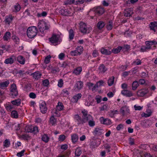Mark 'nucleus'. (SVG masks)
Returning <instances> with one entry per match:
<instances>
[{
	"mask_svg": "<svg viewBox=\"0 0 157 157\" xmlns=\"http://www.w3.org/2000/svg\"><path fill=\"white\" fill-rule=\"evenodd\" d=\"M25 151V150H22L20 152L18 153L17 154V155L19 157H21L24 155Z\"/></svg>",
	"mask_w": 157,
	"mask_h": 157,
	"instance_id": "nucleus-57",
	"label": "nucleus"
},
{
	"mask_svg": "<svg viewBox=\"0 0 157 157\" xmlns=\"http://www.w3.org/2000/svg\"><path fill=\"white\" fill-rule=\"evenodd\" d=\"M100 123L106 125H109L112 124L111 121L108 118H105L103 117H101L99 119Z\"/></svg>",
	"mask_w": 157,
	"mask_h": 157,
	"instance_id": "nucleus-11",
	"label": "nucleus"
},
{
	"mask_svg": "<svg viewBox=\"0 0 157 157\" xmlns=\"http://www.w3.org/2000/svg\"><path fill=\"white\" fill-rule=\"evenodd\" d=\"M127 110V108L126 107H123L121 109L120 112L123 114H124L125 112Z\"/></svg>",
	"mask_w": 157,
	"mask_h": 157,
	"instance_id": "nucleus-54",
	"label": "nucleus"
},
{
	"mask_svg": "<svg viewBox=\"0 0 157 157\" xmlns=\"http://www.w3.org/2000/svg\"><path fill=\"white\" fill-rule=\"evenodd\" d=\"M33 77L36 79H38L40 78L41 73L39 71L36 72L32 74Z\"/></svg>",
	"mask_w": 157,
	"mask_h": 157,
	"instance_id": "nucleus-27",
	"label": "nucleus"
},
{
	"mask_svg": "<svg viewBox=\"0 0 157 157\" xmlns=\"http://www.w3.org/2000/svg\"><path fill=\"white\" fill-rule=\"evenodd\" d=\"M82 96V95L81 94H78L75 95L71 99L72 102L74 103L77 102L78 100L81 98Z\"/></svg>",
	"mask_w": 157,
	"mask_h": 157,
	"instance_id": "nucleus-17",
	"label": "nucleus"
},
{
	"mask_svg": "<svg viewBox=\"0 0 157 157\" xmlns=\"http://www.w3.org/2000/svg\"><path fill=\"white\" fill-rule=\"evenodd\" d=\"M69 94L68 90L67 89H65L63 90L61 92V94L63 96H66Z\"/></svg>",
	"mask_w": 157,
	"mask_h": 157,
	"instance_id": "nucleus-46",
	"label": "nucleus"
},
{
	"mask_svg": "<svg viewBox=\"0 0 157 157\" xmlns=\"http://www.w3.org/2000/svg\"><path fill=\"white\" fill-rule=\"evenodd\" d=\"M100 52L102 54L106 55H110L111 53L110 50H108L104 48L101 49Z\"/></svg>",
	"mask_w": 157,
	"mask_h": 157,
	"instance_id": "nucleus-25",
	"label": "nucleus"
},
{
	"mask_svg": "<svg viewBox=\"0 0 157 157\" xmlns=\"http://www.w3.org/2000/svg\"><path fill=\"white\" fill-rule=\"evenodd\" d=\"M12 39L17 44H18L19 42V38L16 36H12Z\"/></svg>",
	"mask_w": 157,
	"mask_h": 157,
	"instance_id": "nucleus-51",
	"label": "nucleus"
},
{
	"mask_svg": "<svg viewBox=\"0 0 157 157\" xmlns=\"http://www.w3.org/2000/svg\"><path fill=\"white\" fill-rule=\"evenodd\" d=\"M21 7L19 4L17 3L15 5L13 8V10L15 12H17L20 11Z\"/></svg>",
	"mask_w": 157,
	"mask_h": 157,
	"instance_id": "nucleus-29",
	"label": "nucleus"
},
{
	"mask_svg": "<svg viewBox=\"0 0 157 157\" xmlns=\"http://www.w3.org/2000/svg\"><path fill=\"white\" fill-rule=\"evenodd\" d=\"M15 56L12 55L10 57H9L5 59L4 61V63L6 64H11L13 63L14 61Z\"/></svg>",
	"mask_w": 157,
	"mask_h": 157,
	"instance_id": "nucleus-13",
	"label": "nucleus"
},
{
	"mask_svg": "<svg viewBox=\"0 0 157 157\" xmlns=\"http://www.w3.org/2000/svg\"><path fill=\"white\" fill-rule=\"evenodd\" d=\"M32 126L30 125H26L25 127V131L28 132H31L32 131Z\"/></svg>",
	"mask_w": 157,
	"mask_h": 157,
	"instance_id": "nucleus-38",
	"label": "nucleus"
},
{
	"mask_svg": "<svg viewBox=\"0 0 157 157\" xmlns=\"http://www.w3.org/2000/svg\"><path fill=\"white\" fill-rule=\"evenodd\" d=\"M139 85L138 82L134 81L132 84V89L133 90H136Z\"/></svg>",
	"mask_w": 157,
	"mask_h": 157,
	"instance_id": "nucleus-41",
	"label": "nucleus"
},
{
	"mask_svg": "<svg viewBox=\"0 0 157 157\" xmlns=\"http://www.w3.org/2000/svg\"><path fill=\"white\" fill-rule=\"evenodd\" d=\"M104 12V10L103 8L100 6L98 7L96 10V13L98 15L102 14Z\"/></svg>",
	"mask_w": 157,
	"mask_h": 157,
	"instance_id": "nucleus-20",
	"label": "nucleus"
},
{
	"mask_svg": "<svg viewBox=\"0 0 157 157\" xmlns=\"http://www.w3.org/2000/svg\"><path fill=\"white\" fill-rule=\"evenodd\" d=\"M56 122V120L54 117L52 116L50 119V123L52 125H55Z\"/></svg>",
	"mask_w": 157,
	"mask_h": 157,
	"instance_id": "nucleus-37",
	"label": "nucleus"
},
{
	"mask_svg": "<svg viewBox=\"0 0 157 157\" xmlns=\"http://www.w3.org/2000/svg\"><path fill=\"white\" fill-rule=\"evenodd\" d=\"M105 24L104 22L102 21H99L97 25L98 28L99 29H102L105 26Z\"/></svg>",
	"mask_w": 157,
	"mask_h": 157,
	"instance_id": "nucleus-36",
	"label": "nucleus"
},
{
	"mask_svg": "<svg viewBox=\"0 0 157 157\" xmlns=\"http://www.w3.org/2000/svg\"><path fill=\"white\" fill-rule=\"evenodd\" d=\"M99 69L100 72H104L107 70L106 68L103 64H102L100 66Z\"/></svg>",
	"mask_w": 157,
	"mask_h": 157,
	"instance_id": "nucleus-39",
	"label": "nucleus"
},
{
	"mask_svg": "<svg viewBox=\"0 0 157 157\" xmlns=\"http://www.w3.org/2000/svg\"><path fill=\"white\" fill-rule=\"evenodd\" d=\"M149 92L148 89H143L139 91L138 93L141 96H143L146 94L148 93Z\"/></svg>",
	"mask_w": 157,
	"mask_h": 157,
	"instance_id": "nucleus-24",
	"label": "nucleus"
},
{
	"mask_svg": "<svg viewBox=\"0 0 157 157\" xmlns=\"http://www.w3.org/2000/svg\"><path fill=\"white\" fill-rule=\"evenodd\" d=\"M43 84L44 86H47L49 84V81L48 79H46L43 81Z\"/></svg>",
	"mask_w": 157,
	"mask_h": 157,
	"instance_id": "nucleus-55",
	"label": "nucleus"
},
{
	"mask_svg": "<svg viewBox=\"0 0 157 157\" xmlns=\"http://www.w3.org/2000/svg\"><path fill=\"white\" fill-rule=\"evenodd\" d=\"M112 23L110 21L107 26V29L108 30H110L112 29Z\"/></svg>",
	"mask_w": 157,
	"mask_h": 157,
	"instance_id": "nucleus-58",
	"label": "nucleus"
},
{
	"mask_svg": "<svg viewBox=\"0 0 157 157\" xmlns=\"http://www.w3.org/2000/svg\"><path fill=\"white\" fill-rule=\"evenodd\" d=\"M149 26L151 30H152L154 32H155L156 30L155 29V28L156 27L155 21L151 22L149 25Z\"/></svg>",
	"mask_w": 157,
	"mask_h": 157,
	"instance_id": "nucleus-35",
	"label": "nucleus"
},
{
	"mask_svg": "<svg viewBox=\"0 0 157 157\" xmlns=\"http://www.w3.org/2000/svg\"><path fill=\"white\" fill-rule=\"evenodd\" d=\"M80 29L81 32L83 33H88L92 30L90 27H88L86 23L81 22L79 23Z\"/></svg>",
	"mask_w": 157,
	"mask_h": 157,
	"instance_id": "nucleus-6",
	"label": "nucleus"
},
{
	"mask_svg": "<svg viewBox=\"0 0 157 157\" xmlns=\"http://www.w3.org/2000/svg\"><path fill=\"white\" fill-rule=\"evenodd\" d=\"M9 83L10 82L9 81H7L4 82H0V88L3 89L7 87Z\"/></svg>",
	"mask_w": 157,
	"mask_h": 157,
	"instance_id": "nucleus-23",
	"label": "nucleus"
},
{
	"mask_svg": "<svg viewBox=\"0 0 157 157\" xmlns=\"http://www.w3.org/2000/svg\"><path fill=\"white\" fill-rule=\"evenodd\" d=\"M82 70V68L78 67L75 68L73 71V73L76 75H78L80 74Z\"/></svg>",
	"mask_w": 157,
	"mask_h": 157,
	"instance_id": "nucleus-28",
	"label": "nucleus"
},
{
	"mask_svg": "<svg viewBox=\"0 0 157 157\" xmlns=\"http://www.w3.org/2000/svg\"><path fill=\"white\" fill-rule=\"evenodd\" d=\"M83 86V83L81 81H77L74 86L75 89L76 90H80Z\"/></svg>",
	"mask_w": 157,
	"mask_h": 157,
	"instance_id": "nucleus-15",
	"label": "nucleus"
},
{
	"mask_svg": "<svg viewBox=\"0 0 157 157\" xmlns=\"http://www.w3.org/2000/svg\"><path fill=\"white\" fill-rule=\"evenodd\" d=\"M121 94L125 97H128V90L127 89L123 90L121 92Z\"/></svg>",
	"mask_w": 157,
	"mask_h": 157,
	"instance_id": "nucleus-53",
	"label": "nucleus"
},
{
	"mask_svg": "<svg viewBox=\"0 0 157 157\" xmlns=\"http://www.w3.org/2000/svg\"><path fill=\"white\" fill-rule=\"evenodd\" d=\"M38 26L40 31L42 33H44V31L48 29L49 26L48 22L43 20L39 21Z\"/></svg>",
	"mask_w": 157,
	"mask_h": 157,
	"instance_id": "nucleus-4",
	"label": "nucleus"
},
{
	"mask_svg": "<svg viewBox=\"0 0 157 157\" xmlns=\"http://www.w3.org/2000/svg\"><path fill=\"white\" fill-rule=\"evenodd\" d=\"M82 117H83V116ZM74 118L75 122H77L78 124L85 123V121H83V118L82 119L81 117L78 114L75 115Z\"/></svg>",
	"mask_w": 157,
	"mask_h": 157,
	"instance_id": "nucleus-12",
	"label": "nucleus"
},
{
	"mask_svg": "<svg viewBox=\"0 0 157 157\" xmlns=\"http://www.w3.org/2000/svg\"><path fill=\"white\" fill-rule=\"evenodd\" d=\"M13 18V17L11 15L6 16L5 17V22L6 24L10 25V24L12 22Z\"/></svg>",
	"mask_w": 157,
	"mask_h": 157,
	"instance_id": "nucleus-16",
	"label": "nucleus"
},
{
	"mask_svg": "<svg viewBox=\"0 0 157 157\" xmlns=\"http://www.w3.org/2000/svg\"><path fill=\"white\" fill-rule=\"evenodd\" d=\"M74 34L73 30L70 29L69 31V39L70 40L73 39L74 38Z\"/></svg>",
	"mask_w": 157,
	"mask_h": 157,
	"instance_id": "nucleus-44",
	"label": "nucleus"
},
{
	"mask_svg": "<svg viewBox=\"0 0 157 157\" xmlns=\"http://www.w3.org/2000/svg\"><path fill=\"white\" fill-rule=\"evenodd\" d=\"M95 99L97 103H99L101 101V97L99 95L96 96L95 98Z\"/></svg>",
	"mask_w": 157,
	"mask_h": 157,
	"instance_id": "nucleus-62",
	"label": "nucleus"
},
{
	"mask_svg": "<svg viewBox=\"0 0 157 157\" xmlns=\"http://www.w3.org/2000/svg\"><path fill=\"white\" fill-rule=\"evenodd\" d=\"M63 81L62 79H59L58 82V86L59 87H62L63 85Z\"/></svg>",
	"mask_w": 157,
	"mask_h": 157,
	"instance_id": "nucleus-56",
	"label": "nucleus"
},
{
	"mask_svg": "<svg viewBox=\"0 0 157 157\" xmlns=\"http://www.w3.org/2000/svg\"><path fill=\"white\" fill-rule=\"evenodd\" d=\"M37 29L36 26H32L29 27L27 31L28 37L30 38H34L37 35Z\"/></svg>",
	"mask_w": 157,
	"mask_h": 157,
	"instance_id": "nucleus-3",
	"label": "nucleus"
},
{
	"mask_svg": "<svg viewBox=\"0 0 157 157\" xmlns=\"http://www.w3.org/2000/svg\"><path fill=\"white\" fill-rule=\"evenodd\" d=\"M146 46H142L140 49L141 52H146L149 51L150 50H154L156 48L157 42L155 40H152L146 41L145 42Z\"/></svg>",
	"mask_w": 157,
	"mask_h": 157,
	"instance_id": "nucleus-1",
	"label": "nucleus"
},
{
	"mask_svg": "<svg viewBox=\"0 0 157 157\" xmlns=\"http://www.w3.org/2000/svg\"><path fill=\"white\" fill-rule=\"evenodd\" d=\"M96 83L97 84V85H98V87L102 86H103L105 84V81L102 80H100L99 81L97 82Z\"/></svg>",
	"mask_w": 157,
	"mask_h": 157,
	"instance_id": "nucleus-49",
	"label": "nucleus"
},
{
	"mask_svg": "<svg viewBox=\"0 0 157 157\" xmlns=\"http://www.w3.org/2000/svg\"><path fill=\"white\" fill-rule=\"evenodd\" d=\"M103 131L102 129L99 128H97L95 129L94 132L95 134L100 135L103 132Z\"/></svg>",
	"mask_w": 157,
	"mask_h": 157,
	"instance_id": "nucleus-34",
	"label": "nucleus"
},
{
	"mask_svg": "<svg viewBox=\"0 0 157 157\" xmlns=\"http://www.w3.org/2000/svg\"><path fill=\"white\" fill-rule=\"evenodd\" d=\"M71 140L73 143L75 144L77 142L78 140V137L77 134H74L71 135Z\"/></svg>",
	"mask_w": 157,
	"mask_h": 157,
	"instance_id": "nucleus-22",
	"label": "nucleus"
},
{
	"mask_svg": "<svg viewBox=\"0 0 157 157\" xmlns=\"http://www.w3.org/2000/svg\"><path fill=\"white\" fill-rule=\"evenodd\" d=\"M133 63V64L135 65H139L141 64V61L140 60L137 59L135 61H134Z\"/></svg>",
	"mask_w": 157,
	"mask_h": 157,
	"instance_id": "nucleus-59",
	"label": "nucleus"
},
{
	"mask_svg": "<svg viewBox=\"0 0 157 157\" xmlns=\"http://www.w3.org/2000/svg\"><path fill=\"white\" fill-rule=\"evenodd\" d=\"M11 115L13 117L17 118L18 117L17 112L15 110L12 111L11 113Z\"/></svg>",
	"mask_w": 157,
	"mask_h": 157,
	"instance_id": "nucleus-48",
	"label": "nucleus"
},
{
	"mask_svg": "<svg viewBox=\"0 0 157 157\" xmlns=\"http://www.w3.org/2000/svg\"><path fill=\"white\" fill-rule=\"evenodd\" d=\"M143 107L140 106L134 105V108L136 110H140L143 109Z\"/></svg>",
	"mask_w": 157,
	"mask_h": 157,
	"instance_id": "nucleus-61",
	"label": "nucleus"
},
{
	"mask_svg": "<svg viewBox=\"0 0 157 157\" xmlns=\"http://www.w3.org/2000/svg\"><path fill=\"white\" fill-rule=\"evenodd\" d=\"M66 137L64 135H60L58 137V140L60 142H63L65 139Z\"/></svg>",
	"mask_w": 157,
	"mask_h": 157,
	"instance_id": "nucleus-45",
	"label": "nucleus"
},
{
	"mask_svg": "<svg viewBox=\"0 0 157 157\" xmlns=\"http://www.w3.org/2000/svg\"><path fill=\"white\" fill-rule=\"evenodd\" d=\"M83 51V48L81 46L78 47L75 50L71 52L70 54L72 56H77L80 55Z\"/></svg>",
	"mask_w": 157,
	"mask_h": 157,
	"instance_id": "nucleus-8",
	"label": "nucleus"
},
{
	"mask_svg": "<svg viewBox=\"0 0 157 157\" xmlns=\"http://www.w3.org/2000/svg\"><path fill=\"white\" fill-rule=\"evenodd\" d=\"M65 57V54L63 53H61L58 56V58L61 60H63Z\"/></svg>",
	"mask_w": 157,
	"mask_h": 157,
	"instance_id": "nucleus-50",
	"label": "nucleus"
},
{
	"mask_svg": "<svg viewBox=\"0 0 157 157\" xmlns=\"http://www.w3.org/2000/svg\"><path fill=\"white\" fill-rule=\"evenodd\" d=\"M146 113H143L141 114V116L142 117H147L151 116L152 113V112L151 110V109H147L146 111Z\"/></svg>",
	"mask_w": 157,
	"mask_h": 157,
	"instance_id": "nucleus-18",
	"label": "nucleus"
},
{
	"mask_svg": "<svg viewBox=\"0 0 157 157\" xmlns=\"http://www.w3.org/2000/svg\"><path fill=\"white\" fill-rule=\"evenodd\" d=\"M32 131L31 132L36 133L39 132L38 127L36 126L33 127L32 126Z\"/></svg>",
	"mask_w": 157,
	"mask_h": 157,
	"instance_id": "nucleus-52",
	"label": "nucleus"
},
{
	"mask_svg": "<svg viewBox=\"0 0 157 157\" xmlns=\"http://www.w3.org/2000/svg\"><path fill=\"white\" fill-rule=\"evenodd\" d=\"M40 108L42 113H45L47 112V108L46 106V104L44 101H41L40 104Z\"/></svg>",
	"mask_w": 157,
	"mask_h": 157,
	"instance_id": "nucleus-10",
	"label": "nucleus"
},
{
	"mask_svg": "<svg viewBox=\"0 0 157 157\" xmlns=\"http://www.w3.org/2000/svg\"><path fill=\"white\" fill-rule=\"evenodd\" d=\"M122 47L121 46H119L117 48L113 49L112 50V52L116 54L117 53L121 50Z\"/></svg>",
	"mask_w": 157,
	"mask_h": 157,
	"instance_id": "nucleus-43",
	"label": "nucleus"
},
{
	"mask_svg": "<svg viewBox=\"0 0 157 157\" xmlns=\"http://www.w3.org/2000/svg\"><path fill=\"white\" fill-rule=\"evenodd\" d=\"M4 146L5 147H9L10 144V142L9 140L7 139H6L3 142Z\"/></svg>",
	"mask_w": 157,
	"mask_h": 157,
	"instance_id": "nucleus-47",
	"label": "nucleus"
},
{
	"mask_svg": "<svg viewBox=\"0 0 157 157\" xmlns=\"http://www.w3.org/2000/svg\"><path fill=\"white\" fill-rule=\"evenodd\" d=\"M61 148L63 151L66 150L68 148V146L66 144H63L61 145Z\"/></svg>",
	"mask_w": 157,
	"mask_h": 157,
	"instance_id": "nucleus-60",
	"label": "nucleus"
},
{
	"mask_svg": "<svg viewBox=\"0 0 157 157\" xmlns=\"http://www.w3.org/2000/svg\"><path fill=\"white\" fill-rule=\"evenodd\" d=\"M114 79V76H112L109 78L108 80L107 83L109 86H111L113 84Z\"/></svg>",
	"mask_w": 157,
	"mask_h": 157,
	"instance_id": "nucleus-31",
	"label": "nucleus"
},
{
	"mask_svg": "<svg viewBox=\"0 0 157 157\" xmlns=\"http://www.w3.org/2000/svg\"><path fill=\"white\" fill-rule=\"evenodd\" d=\"M11 94L13 97L17 96L18 94V92L17 90L16 85L15 84L11 85L10 88Z\"/></svg>",
	"mask_w": 157,
	"mask_h": 157,
	"instance_id": "nucleus-9",
	"label": "nucleus"
},
{
	"mask_svg": "<svg viewBox=\"0 0 157 157\" xmlns=\"http://www.w3.org/2000/svg\"><path fill=\"white\" fill-rule=\"evenodd\" d=\"M59 13L63 15L71 16L72 15L73 11L70 8L67 9L61 8L59 9Z\"/></svg>",
	"mask_w": 157,
	"mask_h": 157,
	"instance_id": "nucleus-7",
	"label": "nucleus"
},
{
	"mask_svg": "<svg viewBox=\"0 0 157 157\" xmlns=\"http://www.w3.org/2000/svg\"><path fill=\"white\" fill-rule=\"evenodd\" d=\"M49 41L54 45H58L60 44L62 40L59 35L53 34L52 37L49 38Z\"/></svg>",
	"mask_w": 157,
	"mask_h": 157,
	"instance_id": "nucleus-5",
	"label": "nucleus"
},
{
	"mask_svg": "<svg viewBox=\"0 0 157 157\" xmlns=\"http://www.w3.org/2000/svg\"><path fill=\"white\" fill-rule=\"evenodd\" d=\"M41 138L42 140L45 143L48 142L49 140V137L46 134L43 135Z\"/></svg>",
	"mask_w": 157,
	"mask_h": 157,
	"instance_id": "nucleus-32",
	"label": "nucleus"
},
{
	"mask_svg": "<svg viewBox=\"0 0 157 157\" xmlns=\"http://www.w3.org/2000/svg\"><path fill=\"white\" fill-rule=\"evenodd\" d=\"M17 61L21 64L24 65L25 63V59L22 56H18L17 58Z\"/></svg>",
	"mask_w": 157,
	"mask_h": 157,
	"instance_id": "nucleus-19",
	"label": "nucleus"
},
{
	"mask_svg": "<svg viewBox=\"0 0 157 157\" xmlns=\"http://www.w3.org/2000/svg\"><path fill=\"white\" fill-rule=\"evenodd\" d=\"M11 103L13 105L19 106L21 103V100L20 99H18L11 101Z\"/></svg>",
	"mask_w": 157,
	"mask_h": 157,
	"instance_id": "nucleus-33",
	"label": "nucleus"
},
{
	"mask_svg": "<svg viewBox=\"0 0 157 157\" xmlns=\"http://www.w3.org/2000/svg\"><path fill=\"white\" fill-rule=\"evenodd\" d=\"M86 0H67V2L69 4L77 5L83 3Z\"/></svg>",
	"mask_w": 157,
	"mask_h": 157,
	"instance_id": "nucleus-14",
	"label": "nucleus"
},
{
	"mask_svg": "<svg viewBox=\"0 0 157 157\" xmlns=\"http://www.w3.org/2000/svg\"><path fill=\"white\" fill-rule=\"evenodd\" d=\"M11 34L9 32H6L3 37V39L4 40L7 41L10 39Z\"/></svg>",
	"mask_w": 157,
	"mask_h": 157,
	"instance_id": "nucleus-30",
	"label": "nucleus"
},
{
	"mask_svg": "<svg viewBox=\"0 0 157 157\" xmlns=\"http://www.w3.org/2000/svg\"><path fill=\"white\" fill-rule=\"evenodd\" d=\"M64 108V107L63 103L61 102H58L56 109L58 110V111H60L63 110Z\"/></svg>",
	"mask_w": 157,
	"mask_h": 157,
	"instance_id": "nucleus-26",
	"label": "nucleus"
},
{
	"mask_svg": "<svg viewBox=\"0 0 157 157\" xmlns=\"http://www.w3.org/2000/svg\"><path fill=\"white\" fill-rule=\"evenodd\" d=\"M29 97L31 98L34 99L36 98V95L34 93L31 92L29 94Z\"/></svg>",
	"mask_w": 157,
	"mask_h": 157,
	"instance_id": "nucleus-64",
	"label": "nucleus"
},
{
	"mask_svg": "<svg viewBox=\"0 0 157 157\" xmlns=\"http://www.w3.org/2000/svg\"><path fill=\"white\" fill-rule=\"evenodd\" d=\"M82 113L83 114V120L85 121V123L88 121L89 125L90 127H93L95 126V121H94L92 116L88 114L87 111L86 110L83 109L82 111Z\"/></svg>",
	"mask_w": 157,
	"mask_h": 157,
	"instance_id": "nucleus-2",
	"label": "nucleus"
},
{
	"mask_svg": "<svg viewBox=\"0 0 157 157\" xmlns=\"http://www.w3.org/2000/svg\"><path fill=\"white\" fill-rule=\"evenodd\" d=\"M52 116L56 117H59L60 116V113L59 111L56 109H52Z\"/></svg>",
	"mask_w": 157,
	"mask_h": 157,
	"instance_id": "nucleus-21",
	"label": "nucleus"
},
{
	"mask_svg": "<svg viewBox=\"0 0 157 157\" xmlns=\"http://www.w3.org/2000/svg\"><path fill=\"white\" fill-rule=\"evenodd\" d=\"M124 128V125L122 124H120L117 126V129L118 131H119L121 129L123 128Z\"/></svg>",
	"mask_w": 157,
	"mask_h": 157,
	"instance_id": "nucleus-63",
	"label": "nucleus"
},
{
	"mask_svg": "<svg viewBox=\"0 0 157 157\" xmlns=\"http://www.w3.org/2000/svg\"><path fill=\"white\" fill-rule=\"evenodd\" d=\"M82 151L81 148L80 147L77 148L75 151V155L77 156H79L81 154Z\"/></svg>",
	"mask_w": 157,
	"mask_h": 157,
	"instance_id": "nucleus-40",
	"label": "nucleus"
},
{
	"mask_svg": "<svg viewBox=\"0 0 157 157\" xmlns=\"http://www.w3.org/2000/svg\"><path fill=\"white\" fill-rule=\"evenodd\" d=\"M51 56L50 55L46 57L44 60V63L46 64H48L49 63Z\"/></svg>",
	"mask_w": 157,
	"mask_h": 157,
	"instance_id": "nucleus-42",
	"label": "nucleus"
}]
</instances>
